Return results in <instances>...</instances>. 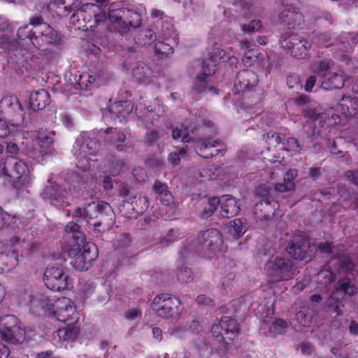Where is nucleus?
<instances>
[{
    "mask_svg": "<svg viewBox=\"0 0 358 358\" xmlns=\"http://www.w3.org/2000/svg\"><path fill=\"white\" fill-rule=\"evenodd\" d=\"M19 40L31 45L38 50H45L49 45H56L60 42V34L45 22L41 16L29 18V22L17 31Z\"/></svg>",
    "mask_w": 358,
    "mask_h": 358,
    "instance_id": "f257e3e1",
    "label": "nucleus"
},
{
    "mask_svg": "<svg viewBox=\"0 0 358 358\" xmlns=\"http://www.w3.org/2000/svg\"><path fill=\"white\" fill-rule=\"evenodd\" d=\"M36 295L29 296L31 306L40 307L62 322L73 321L78 318L74 302L69 298L60 297L53 299L48 296L45 292H36Z\"/></svg>",
    "mask_w": 358,
    "mask_h": 358,
    "instance_id": "f03ea898",
    "label": "nucleus"
},
{
    "mask_svg": "<svg viewBox=\"0 0 358 358\" xmlns=\"http://www.w3.org/2000/svg\"><path fill=\"white\" fill-rule=\"evenodd\" d=\"M74 217L78 221H85L92 225L94 231H101L98 227L102 224L112 226L115 222V213L111 206L104 201H92L74 210Z\"/></svg>",
    "mask_w": 358,
    "mask_h": 358,
    "instance_id": "7ed1b4c3",
    "label": "nucleus"
},
{
    "mask_svg": "<svg viewBox=\"0 0 358 358\" xmlns=\"http://www.w3.org/2000/svg\"><path fill=\"white\" fill-rule=\"evenodd\" d=\"M0 171L3 178L15 187H27L31 178L27 164L15 156H7L0 161Z\"/></svg>",
    "mask_w": 358,
    "mask_h": 358,
    "instance_id": "20e7f679",
    "label": "nucleus"
},
{
    "mask_svg": "<svg viewBox=\"0 0 358 358\" xmlns=\"http://www.w3.org/2000/svg\"><path fill=\"white\" fill-rule=\"evenodd\" d=\"M74 10L71 22L83 31L92 30L106 20V14L94 3H85Z\"/></svg>",
    "mask_w": 358,
    "mask_h": 358,
    "instance_id": "39448f33",
    "label": "nucleus"
},
{
    "mask_svg": "<svg viewBox=\"0 0 358 358\" xmlns=\"http://www.w3.org/2000/svg\"><path fill=\"white\" fill-rule=\"evenodd\" d=\"M108 20L110 31H124L132 27H138L141 24V16L137 11L124 7L111 6L108 8Z\"/></svg>",
    "mask_w": 358,
    "mask_h": 358,
    "instance_id": "423d86ee",
    "label": "nucleus"
},
{
    "mask_svg": "<svg viewBox=\"0 0 358 358\" xmlns=\"http://www.w3.org/2000/svg\"><path fill=\"white\" fill-rule=\"evenodd\" d=\"M240 331L239 324L235 318L223 316L211 327V332L217 343L220 350L224 353L229 349L230 345L238 337Z\"/></svg>",
    "mask_w": 358,
    "mask_h": 358,
    "instance_id": "0eeeda50",
    "label": "nucleus"
},
{
    "mask_svg": "<svg viewBox=\"0 0 358 358\" xmlns=\"http://www.w3.org/2000/svg\"><path fill=\"white\" fill-rule=\"evenodd\" d=\"M195 242L194 252L209 257L221 251L223 247L222 235L216 229L199 231Z\"/></svg>",
    "mask_w": 358,
    "mask_h": 358,
    "instance_id": "6e6552de",
    "label": "nucleus"
},
{
    "mask_svg": "<svg viewBox=\"0 0 358 358\" xmlns=\"http://www.w3.org/2000/svg\"><path fill=\"white\" fill-rule=\"evenodd\" d=\"M43 281L50 291H71L73 288V279L66 275L63 268L48 266L44 273Z\"/></svg>",
    "mask_w": 358,
    "mask_h": 358,
    "instance_id": "1a4fd4ad",
    "label": "nucleus"
},
{
    "mask_svg": "<svg viewBox=\"0 0 358 358\" xmlns=\"http://www.w3.org/2000/svg\"><path fill=\"white\" fill-rule=\"evenodd\" d=\"M268 275L275 281L287 280L295 273L293 262L286 257H271L266 265Z\"/></svg>",
    "mask_w": 358,
    "mask_h": 358,
    "instance_id": "9d476101",
    "label": "nucleus"
},
{
    "mask_svg": "<svg viewBox=\"0 0 358 358\" xmlns=\"http://www.w3.org/2000/svg\"><path fill=\"white\" fill-rule=\"evenodd\" d=\"M0 332L2 340L13 344L22 343L25 337V331L20 326L18 318L13 315L0 318Z\"/></svg>",
    "mask_w": 358,
    "mask_h": 358,
    "instance_id": "9b49d317",
    "label": "nucleus"
},
{
    "mask_svg": "<svg viewBox=\"0 0 358 358\" xmlns=\"http://www.w3.org/2000/svg\"><path fill=\"white\" fill-rule=\"evenodd\" d=\"M280 44L282 48L289 50L291 55L298 59H306L309 56L310 43L297 34L285 33L280 40Z\"/></svg>",
    "mask_w": 358,
    "mask_h": 358,
    "instance_id": "f8f14e48",
    "label": "nucleus"
},
{
    "mask_svg": "<svg viewBox=\"0 0 358 358\" xmlns=\"http://www.w3.org/2000/svg\"><path fill=\"white\" fill-rule=\"evenodd\" d=\"M0 110L11 122L13 127H19L24 121V109L15 95H6L0 101Z\"/></svg>",
    "mask_w": 358,
    "mask_h": 358,
    "instance_id": "ddd939ff",
    "label": "nucleus"
},
{
    "mask_svg": "<svg viewBox=\"0 0 358 358\" xmlns=\"http://www.w3.org/2000/svg\"><path fill=\"white\" fill-rule=\"evenodd\" d=\"M180 302L179 299L168 292H162L156 296L152 303V308L159 317H171Z\"/></svg>",
    "mask_w": 358,
    "mask_h": 358,
    "instance_id": "4468645a",
    "label": "nucleus"
},
{
    "mask_svg": "<svg viewBox=\"0 0 358 358\" xmlns=\"http://www.w3.org/2000/svg\"><path fill=\"white\" fill-rule=\"evenodd\" d=\"M99 137L103 140L104 144L107 146L114 147L118 152H125L131 148L125 143V134L117 128L108 127L105 129H101L98 133Z\"/></svg>",
    "mask_w": 358,
    "mask_h": 358,
    "instance_id": "2eb2a0df",
    "label": "nucleus"
},
{
    "mask_svg": "<svg viewBox=\"0 0 358 358\" xmlns=\"http://www.w3.org/2000/svg\"><path fill=\"white\" fill-rule=\"evenodd\" d=\"M258 77L253 71L243 69L236 74L233 91L236 94L249 92L258 84Z\"/></svg>",
    "mask_w": 358,
    "mask_h": 358,
    "instance_id": "dca6fc26",
    "label": "nucleus"
},
{
    "mask_svg": "<svg viewBox=\"0 0 358 358\" xmlns=\"http://www.w3.org/2000/svg\"><path fill=\"white\" fill-rule=\"evenodd\" d=\"M67 192L59 185L46 186L41 193V198L45 201H50L53 206L64 207L70 205Z\"/></svg>",
    "mask_w": 358,
    "mask_h": 358,
    "instance_id": "f3484780",
    "label": "nucleus"
},
{
    "mask_svg": "<svg viewBox=\"0 0 358 358\" xmlns=\"http://www.w3.org/2000/svg\"><path fill=\"white\" fill-rule=\"evenodd\" d=\"M79 148V152L76 154L80 159L86 158L87 156L95 155L99 151L100 147L99 141L97 139L95 133L85 132L81 134V143L77 141Z\"/></svg>",
    "mask_w": 358,
    "mask_h": 358,
    "instance_id": "a211bd4d",
    "label": "nucleus"
},
{
    "mask_svg": "<svg viewBox=\"0 0 358 358\" xmlns=\"http://www.w3.org/2000/svg\"><path fill=\"white\" fill-rule=\"evenodd\" d=\"M279 208L278 201L266 196L256 203L253 208V213L255 217L261 221L271 219L275 212Z\"/></svg>",
    "mask_w": 358,
    "mask_h": 358,
    "instance_id": "6ab92c4d",
    "label": "nucleus"
},
{
    "mask_svg": "<svg viewBox=\"0 0 358 358\" xmlns=\"http://www.w3.org/2000/svg\"><path fill=\"white\" fill-rule=\"evenodd\" d=\"M221 144L220 140H212L206 137H201L195 142V150L199 155L205 158L209 159L218 155L224 152V149H215L210 151V149L215 148Z\"/></svg>",
    "mask_w": 358,
    "mask_h": 358,
    "instance_id": "aec40b11",
    "label": "nucleus"
},
{
    "mask_svg": "<svg viewBox=\"0 0 358 358\" xmlns=\"http://www.w3.org/2000/svg\"><path fill=\"white\" fill-rule=\"evenodd\" d=\"M192 250L186 246L181 248L179 252V262L181 264L176 273L178 280L182 283H188L193 280L194 274L191 268L185 266L191 255Z\"/></svg>",
    "mask_w": 358,
    "mask_h": 358,
    "instance_id": "412c9836",
    "label": "nucleus"
},
{
    "mask_svg": "<svg viewBox=\"0 0 358 358\" xmlns=\"http://www.w3.org/2000/svg\"><path fill=\"white\" fill-rule=\"evenodd\" d=\"M308 241L300 238L289 241L286 246V252L294 259L303 260L306 258Z\"/></svg>",
    "mask_w": 358,
    "mask_h": 358,
    "instance_id": "4be33fe9",
    "label": "nucleus"
},
{
    "mask_svg": "<svg viewBox=\"0 0 358 358\" xmlns=\"http://www.w3.org/2000/svg\"><path fill=\"white\" fill-rule=\"evenodd\" d=\"M82 244H71L68 250V256L73 259L71 264L73 268L78 271L87 270L91 263L85 261L84 255L81 252Z\"/></svg>",
    "mask_w": 358,
    "mask_h": 358,
    "instance_id": "5701e85b",
    "label": "nucleus"
},
{
    "mask_svg": "<svg viewBox=\"0 0 358 358\" xmlns=\"http://www.w3.org/2000/svg\"><path fill=\"white\" fill-rule=\"evenodd\" d=\"M220 215L224 218L236 216L240 211V207L235 197L231 195H223L220 198Z\"/></svg>",
    "mask_w": 358,
    "mask_h": 358,
    "instance_id": "b1692460",
    "label": "nucleus"
},
{
    "mask_svg": "<svg viewBox=\"0 0 358 358\" xmlns=\"http://www.w3.org/2000/svg\"><path fill=\"white\" fill-rule=\"evenodd\" d=\"M19 255L16 249L0 252V273L9 272L19 263Z\"/></svg>",
    "mask_w": 358,
    "mask_h": 358,
    "instance_id": "393cba45",
    "label": "nucleus"
},
{
    "mask_svg": "<svg viewBox=\"0 0 358 358\" xmlns=\"http://www.w3.org/2000/svg\"><path fill=\"white\" fill-rule=\"evenodd\" d=\"M80 0H51L48 8L58 15H69L79 7Z\"/></svg>",
    "mask_w": 358,
    "mask_h": 358,
    "instance_id": "a878e982",
    "label": "nucleus"
},
{
    "mask_svg": "<svg viewBox=\"0 0 358 358\" xmlns=\"http://www.w3.org/2000/svg\"><path fill=\"white\" fill-rule=\"evenodd\" d=\"M50 103V96L46 90L41 89L30 94L29 106L34 111L43 110Z\"/></svg>",
    "mask_w": 358,
    "mask_h": 358,
    "instance_id": "bb28decb",
    "label": "nucleus"
},
{
    "mask_svg": "<svg viewBox=\"0 0 358 358\" xmlns=\"http://www.w3.org/2000/svg\"><path fill=\"white\" fill-rule=\"evenodd\" d=\"M356 293L357 292H331V294L327 298L325 305L327 308H332L336 315H341L342 314V308H343L345 304L346 295L348 294L352 296Z\"/></svg>",
    "mask_w": 358,
    "mask_h": 358,
    "instance_id": "cd10ccee",
    "label": "nucleus"
},
{
    "mask_svg": "<svg viewBox=\"0 0 358 358\" xmlns=\"http://www.w3.org/2000/svg\"><path fill=\"white\" fill-rule=\"evenodd\" d=\"M240 45L243 49L246 50L243 57V64L245 67H251L258 62L262 55L258 52V50L252 48L253 43L248 40L240 41Z\"/></svg>",
    "mask_w": 358,
    "mask_h": 358,
    "instance_id": "c85d7f7f",
    "label": "nucleus"
},
{
    "mask_svg": "<svg viewBox=\"0 0 358 358\" xmlns=\"http://www.w3.org/2000/svg\"><path fill=\"white\" fill-rule=\"evenodd\" d=\"M152 190L156 195V199H159L162 204L169 206L173 201L172 193L169 190L166 183L156 180L152 186Z\"/></svg>",
    "mask_w": 358,
    "mask_h": 358,
    "instance_id": "c756f323",
    "label": "nucleus"
},
{
    "mask_svg": "<svg viewBox=\"0 0 358 358\" xmlns=\"http://www.w3.org/2000/svg\"><path fill=\"white\" fill-rule=\"evenodd\" d=\"M80 225L74 222H69L65 227L66 238L69 245L71 244H82L85 241V234L80 230Z\"/></svg>",
    "mask_w": 358,
    "mask_h": 358,
    "instance_id": "7c9ffc66",
    "label": "nucleus"
},
{
    "mask_svg": "<svg viewBox=\"0 0 358 358\" xmlns=\"http://www.w3.org/2000/svg\"><path fill=\"white\" fill-rule=\"evenodd\" d=\"M316 313L313 306H303L300 307L296 313V320L303 327H309L313 322Z\"/></svg>",
    "mask_w": 358,
    "mask_h": 358,
    "instance_id": "2f4dec72",
    "label": "nucleus"
},
{
    "mask_svg": "<svg viewBox=\"0 0 358 358\" xmlns=\"http://www.w3.org/2000/svg\"><path fill=\"white\" fill-rule=\"evenodd\" d=\"M345 79L343 73H334L331 76L323 80L321 88L325 90H339L344 87Z\"/></svg>",
    "mask_w": 358,
    "mask_h": 358,
    "instance_id": "473e14b6",
    "label": "nucleus"
},
{
    "mask_svg": "<svg viewBox=\"0 0 358 358\" xmlns=\"http://www.w3.org/2000/svg\"><path fill=\"white\" fill-rule=\"evenodd\" d=\"M127 204L130 205L136 215L143 214L149 207V199L143 195H136L129 199Z\"/></svg>",
    "mask_w": 358,
    "mask_h": 358,
    "instance_id": "72a5a7b5",
    "label": "nucleus"
},
{
    "mask_svg": "<svg viewBox=\"0 0 358 358\" xmlns=\"http://www.w3.org/2000/svg\"><path fill=\"white\" fill-rule=\"evenodd\" d=\"M210 77L199 74L195 79L194 83V90L198 93L212 92L215 94H218L217 90L210 85Z\"/></svg>",
    "mask_w": 358,
    "mask_h": 358,
    "instance_id": "f704fd0d",
    "label": "nucleus"
},
{
    "mask_svg": "<svg viewBox=\"0 0 358 358\" xmlns=\"http://www.w3.org/2000/svg\"><path fill=\"white\" fill-rule=\"evenodd\" d=\"M335 62L331 59H323L313 64V72L320 78H325L327 72L334 66Z\"/></svg>",
    "mask_w": 358,
    "mask_h": 358,
    "instance_id": "c9c22d12",
    "label": "nucleus"
},
{
    "mask_svg": "<svg viewBox=\"0 0 358 358\" xmlns=\"http://www.w3.org/2000/svg\"><path fill=\"white\" fill-rule=\"evenodd\" d=\"M132 71L134 76L140 82H146L152 74L150 67L143 62H138Z\"/></svg>",
    "mask_w": 358,
    "mask_h": 358,
    "instance_id": "e433bc0d",
    "label": "nucleus"
},
{
    "mask_svg": "<svg viewBox=\"0 0 358 358\" xmlns=\"http://www.w3.org/2000/svg\"><path fill=\"white\" fill-rule=\"evenodd\" d=\"M81 252L84 255L85 261L90 263L94 261L99 255V251L96 245L91 242H83L81 245Z\"/></svg>",
    "mask_w": 358,
    "mask_h": 358,
    "instance_id": "4c0bfd02",
    "label": "nucleus"
},
{
    "mask_svg": "<svg viewBox=\"0 0 358 358\" xmlns=\"http://www.w3.org/2000/svg\"><path fill=\"white\" fill-rule=\"evenodd\" d=\"M288 325L286 320L283 319H275L273 320L268 327V331L267 335L277 336L285 332Z\"/></svg>",
    "mask_w": 358,
    "mask_h": 358,
    "instance_id": "58836bf2",
    "label": "nucleus"
},
{
    "mask_svg": "<svg viewBox=\"0 0 358 358\" xmlns=\"http://www.w3.org/2000/svg\"><path fill=\"white\" fill-rule=\"evenodd\" d=\"M220 203V198L217 196L210 197L208 199L207 205L203 208V210L201 213L202 217L207 219L210 217L217 210Z\"/></svg>",
    "mask_w": 358,
    "mask_h": 358,
    "instance_id": "ea45409f",
    "label": "nucleus"
},
{
    "mask_svg": "<svg viewBox=\"0 0 358 358\" xmlns=\"http://www.w3.org/2000/svg\"><path fill=\"white\" fill-rule=\"evenodd\" d=\"M287 20V21L282 23V24L288 29H294L296 26L301 24L303 21V15L292 8Z\"/></svg>",
    "mask_w": 358,
    "mask_h": 358,
    "instance_id": "a19ab883",
    "label": "nucleus"
},
{
    "mask_svg": "<svg viewBox=\"0 0 358 358\" xmlns=\"http://www.w3.org/2000/svg\"><path fill=\"white\" fill-rule=\"evenodd\" d=\"M126 103L127 101H120L115 102V103L112 104L108 108L109 112L112 114L111 117L116 118L124 117L125 115L128 114L129 111H125V110L123 108L124 105Z\"/></svg>",
    "mask_w": 358,
    "mask_h": 358,
    "instance_id": "79ce46f5",
    "label": "nucleus"
},
{
    "mask_svg": "<svg viewBox=\"0 0 358 358\" xmlns=\"http://www.w3.org/2000/svg\"><path fill=\"white\" fill-rule=\"evenodd\" d=\"M229 228V232L235 238H240L245 232L243 223L241 219L234 220Z\"/></svg>",
    "mask_w": 358,
    "mask_h": 358,
    "instance_id": "37998d69",
    "label": "nucleus"
},
{
    "mask_svg": "<svg viewBox=\"0 0 358 358\" xmlns=\"http://www.w3.org/2000/svg\"><path fill=\"white\" fill-rule=\"evenodd\" d=\"M55 133L48 130H40L38 131L37 138L45 146L49 147L54 143Z\"/></svg>",
    "mask_w": 358,
    "mask_h": 358,
    "instance_id": "c03bdc74",
    "label": "nucleus"
},
{
    "mask_svg": "<svg viewBox=\"0 0 358 358\" xmlns=\"http://www.w3.org/2000/svg\"><path fill=\"white\" fill-rule=\"evenodd\" d=\"M155 53L162 57H166L173 53V48L167 43L158 41L155 44Z\"/></svg>",
    "mask_w": 358,
    "mask_h": 358,
    "instance_id": "a18cd8bd",
    "label": "nucleus"
},
{
    "mask_svg": "<svg viewBox=\"0 0 358 358\" xmlns=\"http://www.w3.org/2000/svg\"><path fill=\"white\" fill-rule=\"evenodd\" d=\"M96 77L90 73H83L80 75L78 84L81 88L85 90L90 89L91 86L94 83Z\"/></svg>",
    "mask_w": 358,
    "mask_h": 358,
    "instance_id": "49530a36",
    "label": "nucleus"
},
{
    "mask_svg": "<svg viewBox=\"0 0 358 358\" xmlns=\"http://www.w3.org/2000/svg\"><path fill=\"white\" fill-rule=\"evenodd\" d=\"M282 150L290 152H299L300 147L297 139L293 137H288L287 138L284 137L282 142Z\"/></svg>",
    "mask_w": 358,
    "mask_h": 358,
    "instance_id": "de8ad7c7",
    "label": "nucleus"
},
{
    "mask_svg": "<svg viewBox=\"0 0 358 358\" xmlns=\"http://www.w3.org/2000/svg\"><path fill=\"white\" fill-rule=\"evenodd\" d=\"M236 11L244 17H249L253 11L252 5L247 2L240 1L234 4Z\"/></svg>",
    "mask_w": 358,
    "mask_h": 358,
    "instance_id": "09e8293b",
    "label": "nucleus"
},
{
    "mask_svg": "<svg viewBox=\"0 0 358 358\" xmlns=\"http://www.w3.org/2000/svg\"><path fill=\"white\" fill-rule=\"evenodd\" d=\"M171 136L173 139H178L182 137V141L184 143L194 141V139L189 136L187 129H178V127H173L172 129Z\"/></svg>",
    "mask_w": 358,
    "mask_h": 358,
    "instance_id": "8fccbe9b",
    "label": "nucleus"
},
{
    "mask_svg": "<svg viewBox=\"0 0 358 358\" xmlns=\"http://www.w3.org/2000/svg\"><path fill=\"white\" fill-rule=\"evenodd\" d=\"M241 27L244 34H250L260 29L262 22L259 20H253L248 24H241Z\"/></svg>",
    "mask_w": 358,
    "mask_h": 358,
    "instance_id": "3c124183",
    "label": "nucleus"
},
{
    "mask_svg": "<svg viewBox=\"0 0 358 358\" xmlns=\"http://www.w3.org/2000/svg\"><path fill=\"white\" fill-rule=\"evenodd\" d=\"M187 151L185 148H180L178 151L171 152L168 156V161L173 166L180 164L181 159L185 157Z\"/></svg>",
    "mask_w": 358,
    "mask_h": 358,
    "instance_id": "603ef678",
    "label": "nucleus"
},
{
    "mask_svg": "<svg viewBox=\"0 0 358 358\" xmlns=\"http://www.w3.org/2000/svg\"><path fill=\"white\" fill-rule=\"evenodd\" d=\"M318 277L321 284L324 286L330 285L331 282H334L336 279L335 274L329 269L321 271L318 274Z\"/></svg>",
    "mask_w": 358,
    "mask_h": 358,
    "instance_id": "864d4df0",
    "label": "nucleus"
},
{
    "mask_svg": "<svg viewBox=\"0 0 358 358\" xmlns=\"http://www.w3.org/2000/svg\"><path fill=\"white\" fill-rule=\"evenodd\" d=\"M343 102H347L350 105L351 112H353V115L358 113V97L343 95L340 99V106H343Z\"/></svg>",
    "mask_w": 358,
    "mask_h": 358,
    "instance_id": "5fc2aeb1",
    "label": "nucleus"
},
{
    "mask_svg": "<svg viewBox=\"0 0 358 358\" xmlns=\"http://www.w3.org/2000/svg\"><path fill=\"white\" fill-rule=\"evenodd\" d=\"M217 71L216 65L212 60H203L202 63V72L200 73L203 76L211 77Z\"/></svg>",
    "mask_w": 358,
    "mask_h": 358,
    "instance_id": "6e6d98bb",
    "label": "nucleus"
},
{
    "mask_svg": "<svg viewBox=\"0 0 358 358\" xmlns=\"http://www.w3.org/2000/svg\"><path fill=\"white\" fill-rule=\"evenodd\" d=\"M124 166V160H113L110 162L108 171L112 176H117Z\"/></svg>",
    "mask_w": 358,
    "mask_h": 358,
    "instance_id": "4d7b16f0",
    "label": "nucleus"
},
{
    "mask_svg": "<svg viewBox=\"0 0 358 358\" xmlns=\"http://www.w3.org/2000/svg\"><path fill=\"white\" fill-rule=\"evenodd\" d=\"M284 136V134L273 132H268L266 134V138L269 141L268 143H273L274 146L282 144Z\"/></svg>",
    "mask_w": 358,
    "mask_h": 358,
    "instance_id": "13d9d810",
    "label": "nucleus"
},
{
    "mask_svg": "<svg viewBox=\"0 0 358 358\" xmlns=\"http://www.w3.org/2000/svg\"><path fill=\"white\" fill-rule=\"evenodd\" d=\"M78 320V318H76L73 321H70L71 324L66 327L68 332L69 338L72 341L76 339L80 332L79 328L74 324V323L76 322Z\"/></svg>",
    "mask_w": 358,
    "mask_h": 358,
    "instance_id": "bf43d9fd",
    "label": "nucleus"
},
{
    "mask_svg": "<svg viewBox=\"0 0 358 358\" xmlns=\"http://www.w3.org/2000/svg\"><path fill=\"white\" fill-rule=\"evenodd\" d=\"M275 294L271 296L266 297L264 300V305L266 306V313L265 317H267L270 315H273L274 312V304H275Z\"/></svg>",
    "mask_w": 358,
    "mask_h": 358,
    "instance_id": "052dcab7",
    "label": "nucleus"
},
{
    "mask_svg": "<svg viewBox=\"0 0 358 358\" xmlns=\"http://www.w3.org/2000/svg\"><path fill=\"white\" fill-rule=\"evenodd\" d=\"M287 85L290 89H298L301 88L302 85H301L299 77L296 75H290L287 78Z\"/></svg>",
    "mask_w": 358,
    "mask_h": 358,
    "instance_id": "680f3d73",
    "label": "nucleus"
},
{
    "mask_svg": "<svg viewBox=\"0 0 358 358\" xmlns=\"http://www.w3.org/2000/svg\"><path fill=\"white\" fill-rule=\"evenodd\" d=\"M351 287V280L348 277H344L338 280V287L334 291H348V289Z\"/></svg>",
    "mask_w": 358,
    "mask_h": 358,
    "instance_id": "e2e57ef3",
    "label": "nucleus"
},
{
    "mask_svg": "<svg viewBox=\"0 0 358 358\" xmlns=\"http://www.w3.org/2000/svg\"><path fill=\"white\" fill-rule=\"evenodd\" d=\"M10 123L11 122L8 124L7 120L0 118V138H5L11 133Z\"/></svg>",
    "mask_w": 358,
    "mask_h": 358,
    "instance_id": "0e129e2a",
    "label": "nucleus"
},
{
    "mask_svg": "<svg viewBox=\"0 0 358 358\" xmlns=\"http://www.w3.org/2000/svg\"><path fill=\"white\" fill-rule=\"evenodd\" d=\"M131 243L130 235L129 234H121L117 240V247L122 248H128Z\"/></svg>",
    "mask_w": 358,
    "mask_h": 358,
    "instance_id": "69168bd1",
    "label": "nucleus"
},
{
    "mask_svg": "<svg viewBox=\"0 0 358 358\" xmlns=\"http://www.w3.org/2000/svg\"><path fill=\"white\" fill-rule=\"evenodd\" d=\"M124 317L129 320H135L141 317V311L139 308H134L124 312Z\"/></svg>",
    "mask_w": 358,
    "mask_h": 358,
    "instance_id": "338daca9",
    "label": "nucleus"
},
{
    "mask_svg": "<svg viewBox=\"0 0 358 358\" xmlns=\"http://www.w3.org/2000/svg\"><path fill=\"white\" fill-rule=\"evenodd\" d=\"M198 304L204 305L206 306L213 307L214 306V301L206 294H202L199 295L196 299Z\"/></svg>",
    "mask_w": 358,
    "mask_h": 358,
    "instance_id": "774afa93",
    "label": "nucleus"
}]
</instances>
